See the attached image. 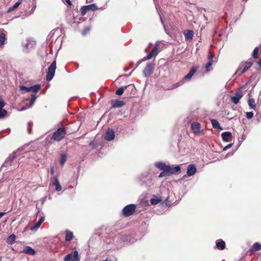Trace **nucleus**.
<instances>
[{
  "label": "nucleus",
  "instance_id": "nucleus-10",
  "mask_svg": "<svg viewBox=\"0 0 261 261\" xmlns=\"http://www.w3.org/2000/svg\"><path fill=\"white\" fill-rule=\"evenodd\" d=\"M110 102L111 105V109L121 108L125 105L123 100L119 99H112Z\"/></svg>",
  "mask_w": 261,
  "mask_h": 261
},
{
  "label": "nucleus",
  "instance_id": "nucleus-22",
  "mask_svg": "<svg viewBox=\"0 0 261 261\" xmlns=\"http://www.w3.org/2000/svg\"><path fill=\"white\" fill-rule=\"evenodd\" d=\"M22 3V0H19L18 2H17L13 6L9 7L7 10V13H10L15 10H16L19 5Z\"/></svg>",
  "mask_w": 261,
  "mask_h": 261
},
{
  "label": "nucleus",
  "instance_id": "nucleus-27",
  "mask_svg": "<svg viewBox=\"0 0 261 261\" xmlns=\"http://www.w3.org/2000/svg\"><path fill=\"white\" fill-rule=\"evenodd\" d=\"M248 103L250 109H253L255 110L256 105L255 100L253 98H249L248 100Z\"/></svg>",
  "mask_w": 261,
  "mask_h": 261
},
{
  "label": "nucleus",
  "instance_id": "nucleus-31",
  "mask_svg": "<svg viewBox=\"0 0 261 261\" xmlns=\"http://www.w3.org/2000/svg\"><path fill=\"white\" fill-rule=\"evenodd\" d=\"M67 161V154L66 153H62L60 157V162L61 166H63Z\"/></svg>",
  "mask_w": 261,
  "mask_h": 261
},
{
  "label": "nucleus",
  "instance_id": "nucleus-6",
  "mask_svg": "<svg viewBox=\"0 0 261 261\" xmlns=\"http://www.w3.org/2000/svg\"><path fill=\"white\" fill-rule=\"evenodd\" d=\"M56 69V61H54L48 67L46 73V80L47 81H50L54 77Z\"/></svg>",
  "mask_w": 261,
  "mask_h": 261
},
{
  "label": "nucleus",
  "instance_id": "nucleus-45",
  "mask_svg": "<svg viewBox=\"0 0 261 261\" xmlns=\"http://www.w3.org/2000/svg\"><path fill=\"white\" fill-rule=\"evenodd\" d=\"M258 65L261 67V59L259 60V61L257 62Z\"/></svg>",
  "mask_w": 261,
  "mask_h": 261
},
{
  "label": "nucleus",
  "instance_id": "nucleus-5",
  "mask_svg": "<svg viewBox=\"0 0 261 261\" xmlns=\"http://www.w3.org/2000/svg\"><path fill=\"white\" fill-rule=\"evenodd\" d=\"M159 44L158 43H156L155 46L152 48L150 53H149L147 56L145 57L142 60H140L138 62V66L142 62L145 61L146 60H150L152 58L155 57L159 53Z\"/></svg>",
  "mask_w": 261,
  "mask_h": 261
},
{
  "label": "nucleus",
  "instance_id": "nucleus-1",
  "mask_svg": "<svg viewBox=\"0 0 261 261\" xmlns=\"http://www.w3.org/2000/svg\"><path fill=\"white\" fill-rule=\"evenodd\" d=\"M156 167L159 169L163 170L160 173L159 177H162L164 176H168L174 173L179 171L180 170V167L178 165L172 167L169 165H167L162 162H158L155 164Z\"/></svg>",
  "mask_w": 261,
  "mask_h": 261
},
{
  "label": "nucleus",
  "instance_id": "nucleus-18",
  "mask_svg": "<svg viewBox=\"0 0 261 261\" xmlns=\"http://www.w3.org/2000/svg\"><path fill=\"white\" fill-rule=\"evenodd\" d=\"M221 137L224 141L229 142L232 137V134L230 132H225L222 133Z\"/></svg>",
  "mask_w": 261,
  "mask_h": 261
},
{
  "label": "nucleus",
  "instance_id": "nucleus-20",
  "mask_svg": "<svg viewBox=\"0 0 261 261\" xmlns=\"http://www.w3.org/2000/svg\"><path fill=\"white\" fill-rule=\"evenodd\" d=\"M5 106V103L3 101H0V118H4L7 114V111L3 109Z\"/></svg>",
  "mask_w": 261,
  "mask_h": 261
},
{
  "label": "nucleus",
  "instance_id": "nucleus-30",
  "mask_svg": "<svg viewBox=\"0 0 261 261\" xmlns=\"http://www.w3.org/2000/svg\"><path fill=\"white\" fill-rule=\"evenodd\" d=\"M130 86H124L119 88L116 91L115 94L118 95H121L124 93V90Z\"/></svg>",
  "mask_w": 261,
  "mask_h": 261
},
{
  "label": "nucleus",
  "instance_id": "nucleus-13",
  "mask_svg": "<svg viewBox=\"0 0 261 261\" xmlns=\"http://www.w3.org/2000/svg\"><path fill=\"white\" fill-rule=\"evenodd\" d=\"M115 138V132L111 128H108L106 132L105 139L109 141L114 140Z\"/></svg>",
  "mask_w": 261,
  "mask_h": 261
},
{
  "label": "nucleus",
  "instance_id": "nucleus-44",
  "mask_svg": "<svg viewBox=\"0 0 261 261\" xmlns=\"http://www.w3.org/2000/svg\"><path fill=\"white\" fill-rule=\"evenodd\" d=\"M6 214L5 212H0V218L4 216Z\"/></svg>",
  "mask_w": 261,
  "mask_h": 261
},
{
  "label": "nucleus",
  "instance_id": "nucleus-12",
  "mask_svg": "<svg viewBox=\"0 0 261 261\" xmlns=\"http://www.w3.org/2000/svg\"><path fill=\"white\" fill-rule=\"evenodd\" d=\"M153 64L148 63L143 70V74L145 76H148L152 73L153 69Z\"/></svg>",
  "mask_w": 261,
  "mask_h": 261
},
{
  "label": "nucleus",
  "instance_id": "nucleus-7",
  "mask_svg": "<svg viewBox=\"0 0 261 261\" xmlns=\"http://www.w3.org/2000/svg\"><path fill=\"white\" fill-rule=\"evenodd\" d=\"M41 88V85L40 84H36L34 86H32L31 87H26L25 86L22 85L20 86V91H25L27 92H33L35 93L38 92V91Z\"/></svg>",
  "mask_w": 261,
  "mask_h": 261
},
{
  "label": "nucleus",
  "instance_id": "nucleus-36",
  "mask_svg": "<svg viewBox=\"0 0 261 261\" xmlns=\"http://www.w3.org/2000/svg\"><path fill=\"white\" fill-rule=\"evenodd\" d=\"M36 96L35 94H32L31 95V98L30 100V107H32V106L34 105L35 101L36 99Z\"/></svg>",
  "mask_w": 261,
  "mask_h": 261
},
{
  "label": "nucleus",
  "instance_id": "nucleus-4",
  "mask_svg": "<svg viewBox=\"0 0 261 261\" xmlns=\"http://www.w3.org/2000/svg\"><path fill=\"white\" fill-rule=\"evenodd\" d=\"M136 209V204H129L124 207V208L122 210V213L123 214V215L125 217H127L133 215L135 213Z\"/></svg>",
  "mask_w": 261,
  "mask_h": 261
},
{
  "label": "nucleus",
  "instance_id": "nucleus-26",
  "mask_svg": "<svg viewBox=\"0 0 261 261\" xmlns=\"http://www.w3.org/2000/svg\"><path fill=\"white\" fill-rule=\"evenodd\" d=\"M65 240L66 241L69 242L72 240L73 238V234L72 232L68 230H67L65 231Z\"/></svg>",
  "mask_w": 261,
  "mask_h": 261
},
{
  "label": "nucleus",
  "instance_id": "nucleus-21",
  "mask_svg": "<svg viewBox=\"0 0 261 261\" xmlns=\"http://www.w3.org/2000/svg\"><path fill=\"white\" fill-rule=\"evenodd\" d=\"M52 184L56 187V190L57 191H60L62 189V187L60 184V182L56 177H54L52 181Z\"/></svg>",
  "mask_w": 261,
  "mask_h": 261
},
{
  "label": "nucleus",
  "instance_id": "nucleus-38",
  "mask_svg": "<svg viewBox=\"0 0 261 261\" xmlns=\"http://www.w3.org/2000/svg\"><path fill=\"white\" fill-rule=\"evenodd\" d=\"M246 116L247 119H250L253 117V113L252 112H247Z\"/></svg>",
  "mask_w": 261,
  "mask_h": 261
},
{
  "label": "nucleus",
  "instance_id": "nucleus-40",
  "mask_svg": "<svg viewBox=\"0 0 261 261\" xmlns=\"http://www.w3.org/2000/svg\"><path fill=\"white\" fill-rule=\"evenodd\" d=\"M214 56V54L212 52H210L209 55L208 56V61H213V58Z\"/></svg>",
  "mask_w": 261,
  "mask_h": 261
},
{
  "label": "nucleus",
  "instance_id": "nucleus-28",
  "mask_svg": "<svg viewBox=\"0 0 261 261\" xmlns=\"http://www.w3.org/2000/svg\"><path fill=\"white\" fill-rule=\"evenodd\" d=\"M16 240V236L14 234H12L8 236L7 239V242L9 245L13 244Z\"/></svg>",
  "mask_w": 261,
  "mask_h": 261
},
{
  "label": "nucleus",
  "instance_id": "nucleus-37",
  "mask_svg": "<svg viewBox=\"0 0 261 261\" xmlns=\"http://www.w3.org/2000/svg\"><path fill=\"white\" fill-rule=\"evenodd\" d=\"M213 64V61H208L205 65V68L207 72L210 70V68L212 66Z\"/></svg>",
  "mask_w": 261,
  "mask_h": 261
},
{
  "label": "nucleus",
  "instance_id": "nucleus-39",
  "mask_svg": "<svg viewBox=\"0 0 261 261\" xmlns=\"http://www.w3.org/2000/svg\"><path fill=\"white\" fill-rule=\"evenodd\" d=\"M89 31H90V29L88 27H86L84 29V30L82 32V34L83 35H86L88 33H89Z\"/></svg>",
  "mask_w": 261,
  "mask_h": 261
},
{
  "label": "nucleus",
  "instance_id": "nucleus-32",
  "mask_svg": "<svg viewBox=\"0 0 261 261\" xmlns=\"http://www.w3.org/2000/svg\"><path fill=\"white\" fill-rule=\"evenodd\" d=\"M184 83V81H183V80H182L180 81H179V82H177L175 84H173L172 85L170 89H175V88L178 87L179 86L182 85Z\"/></svg>",
  "mask_w": 261,
  "mask_h": 261
},
{
  "label": "nucleus",
  "instance_id": "nucleus-42",
  "mask_svg": "<svg viewBox=\"0 0 261 261\" xmlns=\"http://www.w3.org/2000/svg\"><path fill=\"white\" fill-rule=\"evenodd\" d=\"M65 1L69 6H71L72 5V3L70 1V0H65Z\"/></svg>",
  "mask_w": 261,
  "mask_h": 261
},
{
  "label": "nucleus",
  "instance_id": "nucleus-8",
  "mask_svg": "<svg viewBox=\"0 0 261 261\" xmlns=\"http://www.w3.org/2000/svg\"><path fill=\"white\" fill-rule=\"evenodd\" d=\"M80 259L78 251L76 250L68 254L64 258L65 261H80Z\"/></svg>",
  "mask_w": 261,
  "mask_h": 261
},
{
  "label": "nucleus",
  "instance_id": "nucleus-33",
  "mask_svg": "<svg viewBox=\"0 0 261 261\" xmlns=\"http://www.w3.org/2000/svg\"><path fill=\"white\" fill-rule=\"evenodd\" d=\"M258 51H259V49L257 47H256L253 51V53H252V57L254 59H257L258 58Z\"/></svg>",
  "mask_w": 261,
  "mask_h": 261
},
{
  "label": "nucleus",
  "instance_id": "nucleus-2",
  "mask_svg": "<svg viewBox=\"0 0 261 261\" xmlns=\"http://www.w3.org/2000/svg\"><path fill=\"white\" fill-rule=\"evenodd\" d=\"M66 134V131L65 127L63 126L59 127L53 134L51 139L59 142L64 138Z\"/></svg>",
  "mask_w": 261,
  "mask_h": 261
},
{
  "label": "nucleus",
  "instance_id": "nucleus-9",
  "mask_svg": "<svg viewBox=\"0 0 261 261\" xmlns=\"http://www.w3.org/2000/svg\"><path fill=\"white\" fill-rule=\"evenodd\" d=\"M201 124L197 122H193L191 125V129L194 134L196 135H203V130L201 129Z\"/></svg>",
  "mask_w": 261,
  "mask_h": 261
},
{
  "label": "nucleus",
  "instance_id": "nucleus-43",
  "mask_svg": "<svg viewBox=\"0 0 261 261\" xmlns=\"http://www.w3.org/2000/svg\"><path fill=\"white\" fill-rule=\"evenodd\" d=\"M50 174L53 175L54 174V169L53 167H51L50 168Z\"/></svg>",
  "mask_w": 261,
  "mask_h": 261
},
{
  "label": "nucleus",
  "instance_id": "nucleus-46",
  "mask_svg": "<svg viewBox=\"0 0 261 261\" xmlns=\"http://www.w3.org/2000/svg\"><path fill=\"white\" fill-rule=\"evenodd\" d=\"M103 261H111V260H109V259H105V260H103Z\"/></svg>",
  "mask_w": 261,
  "mask_h": 261
},
{
  "label": "nucleus",
  "instance_id": "nucleus-19",
  "mask_svg": "<svg viewBox=\"0 0 261 261\" xmlns=\"http://www.w3.org/2000/svg\"><path fill=\"white\" fill-rule=\"evenodd\" d=\"M21 252L29 255H34L35 254V250L29 246L24 247Z\"/></svg>",
  "mask_w": 261,
  "mask_h": 261
},
{
  "label": "nucleus",
  "instance_id": "nucleus-24",
  "mask_svg": "<svg viewBox=\"0 0 261 261\" xmlns=\"http://www.w3.org/2000/svg\"><path fill=\"white\" fill-rule=\"evenodd\" d=\"M184 34L186 40L192 39L193 37V31L192 30L185 31Z\"/></svg>",
  "mask_w": 261,
  "mask_h": 261
},
{
  "label": "nucleus",
  "instance_id": "nucleus-25",
  "mask_svg": "<svg viewBox=\"0 0 261 261\" xmlns=\"http://www.w3.org/2000/svg\"><path fill=\"white\" fill-rule=\"evenodd\" d=\"M211 123L212 124L213 127L215 129L222 130V128L220 125L219 122L216 119H211Z\"/></svg>",
  "mask_w": 261,
  "mask_h": 261
},
{
  "label": "nucleus",
  "instance_id": "nucleus-14",
  "mask_svg": "<svg viewBox=\"0 0 261 261\" xmlns=\"http://www.w3.org/2000/svg\"><path fill=\"white\" fill-rule=\"evenodd\" d=\"M198 68V67L197 66H193L189 72L183 78V81L186 80L189 81L190 80L192 77L194 75V74L195 73V72L197 71V69Z\"/></svg>",
  "mask_w": 261,
  "mask_h": 261
},
{
  "label": "nucleus",
  "instance_id": "nucleus-29",
  "mask_svg": "<svg viewBox=\"0 0 261 261\" xmlns=\"http://www.w3.org/2000/svg\"><path fill=\"white\" fill-rule=\"evenodd\" d=\"M217 247L220 250H223L225 248V243L224 241L221 240L216 243Z\"/></svg>",
  "mask_w": 261,
  "mask_h": 261
},
{
  "label": "nucleus",
  "instance_id": "nucleus-34",
  "mask_svg": "<svg viewBox=\"0 0 261 261\" xmlns=\"http://www.w3.org/2000/svg\"><path fill=\"white\" fill-rule=\"evenodd\" d=\"M6 40L5 35L4 34H0V46H2L5 44Z\"/></svg>",
  "mask_w": 261,
  "mask_h": 261
},
{
  "label": "nucleus",
  "instance_id": "nucleus-15",
  "mask_svg": "<svg viewBox=\"0 0 261 261\" xmlns=\"http://www.w3.org/2000/svg\"><path fill=\"white\" fill-rule=\"evenodd\" d=\"M243 97V94L241 91H237L235 93V95L231 97V100L234 104L239 103L240 99Z\"/></svg>",
  "mask_w": 261,
  "mask_h": 261
},
{
  "label": "nucleus",
  "instance_id": "nucleus-11",
  "mask_svg": "<svg viewBox=\"0 0 261 261\" xmlns=\"http://www.w3.org/2000/svg\"><path fill=\"white\" fill-rule=\"evenodd\" d=\"M96 9V6L95 4H91L87 6H84L81 8V15L84 16L90 10L94 11Z\"/></svg>",
  "mask_w": 261,
  "mask_h": 261
},
{
  "label": "nucleus",
  "instance_id": "nucleus-16",
  "mask_svg": "<svg viewBox=\"0 0 261 261\" xmlns=\"http://www.w3.org/2000/svg\"><path fill=\"white\" fill-rule=\"evenodd\" d=\"M197 169L194 164H190L187 167V174L190 176L193 175L196 172Z\"/></svg>",
  "mask_w": 261,
  "mask_h": 261
},
{
  "label": "nucleus",
  "instance_id": "nucleus-3",
  "mask_svg": "<svg viewBox=\"0 0 261 261\" xmlns=\"http://www.w3.org/2000/svg\"><path fill=\"white\" fill-rule=\"evenodd\" d=\"M253 65L252 61L242 62L237 70L236 71V74L238 75H240L246 72Z\"/></svg>",
  "mask_w": 261,
  "mask_h": 261
},
{
  "label": "nucleus",
  "instance_id": "nucleus-41",
  "mask_svg": "<svg viewBox=\"0 0 261 261\" xmlns=\"http://www.w3.org/2000/svg\"><path fill=\"white\" fill-rule=\"evenodd\" d=\"M232 146V144L230 143L225 146L223 148V150H226L227 149L230 148Z\"/></svg>",
  "mask_w": 261,
  "mask_h": 261
},
{
  "label": "nucleus",
  "instance_id": "nucleus-23",
  "mask_svg": "<svg viewBox=\"0 0 261 261\" xmlns=\"http://www.w3.org/2000/svg\"><path fill=\"white\" fill-rule=\"evenodd\" d=\"M44 221V218L43 217H41L39 219L38 221L34 226H33L31 227V230H33L36 229H38V228H39V227L40 226V225Z\"/></svg>",
  "mask_w": 261,
  "mask_h": 261
},
{
  "label": "nucleus",
  "instance_id": "nucleus-17",
  "mask_svg": "<svg viewBox=\"0 0 261 261\" xmlns=\"http://www.w3.org/2000/svg\"><path fill=\"white\" fill-rule=\"evenodd\" d=\"M261 249V244L258 242H255L253 244L252 248L250 249L249 252L250 254H252L255 252L259 251Z\"/></svg>",
  "mask_w": 261,
  "mask_h": 261
},
{
  "label": "nucleus",
  "instance_id": "nucleus-35",
  "mask_svg": "<svg viewBox=\"0 0 261 261\" xmlns=\"http://www.w3.org/2000/svg\"><path fill=\"white\" fill-rule=\"evenodd\" d=\"M162 201L161 199L152 198L150 200V203L152 205H155Z\"/></svg>",
  "mask_w": 261,
  "mask_h": 261
}]
</instances>
